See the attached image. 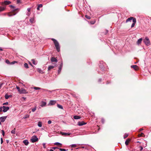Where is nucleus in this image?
Segmentation results:
<instances>
[{
  "mask_svg": "<svg viewBox=\"0 0 151 151\" xmlns=\"http://www.w3.org/2000/svg\"><path fill=\"white\" fill-rule=\"evenodd\" d=\"M9 7L12 9L13 11L12 12L9 13L7 14L8 16L10 17L12 16L16 15L18 12V11H17V10L19 9H15L14 6L12 5H9Z\"/></svg>",
  "mask_w": 151,
  "mask_h": 151,
  "instance_id": "f257e3e1",
  "label": "nucleus"
},
{
  "mask_svg": "<svg viewBox=\"0 0 151 151\" xmlns=\"http://www.w3.org/2000/svg\"><path fill=\"white\" fill-rule=\"evenodd\" d=\"M51 40L53 42L56 49L58 52L60 51V46L58 42L54 39L52 38Z\"/></svg>",
  "mask_w": 151,
  "mask_h": 151,
  "instance_id": "f03ea898",
  "label": "nucleus"
},
{
  "mask_svg": "<svg viewBox=\"0 0 151 151\" xmlns=\"http://www.w3.org/2000/svg\"><path fill=\"white\" fill-rule=\"evenodd\" d=\"M99 67L101 70L102 72H104L105 70V68L106 67V65L105 63L103 61L100 62L99 64Z\"/></svg>",
  "mask_w": 151,
  "mask_h": 151,
  "instance_id": "7ed1b4c3",
  "label": "nucleus"
},
{
  "mask_svg": "<svg viewBox=\"0 0 151 151\" xmlns=\"http://www.w3.org/2000/svg\"><path fill=\"white\" fill-rule=\"evenodd\" d=\"M143 42L145 45L147 46H148L150 45V41L147 37H146L143 40Z\"/></svg>",
  "mask_w": 151,
  "mask_h": 151,
  "instance_id": "20e7f679",
  "label": "nucleus"
},
{
  "mask_svg": "<svg viewBox=\"0 0 151 151\" xmlns=\"http://www.w3.org/2000/svg\"><path fill=\"white\" fill-rule=\"evenodd\" d=\"M38 139L36 135L33 136L31 139V141L32 143H34L38 141Z\"/></svg>",
  "mask_w": 151,
  "mask_h": 151,
  "instance_id": "39448f33",
  "label": "nucleus"
},
{
  "mask_svg": "<svg viewBox=\"0 0 151 151\" xmlns=\"http://www.w3.org/2000/svg\"><path fill=\"white\" fill-rule=\"evenodd\" d=\"M11 2L9 1L5 0L3 2L1 3V4L3 7H6V5H9L11 4Z\"/></svg>",
  "mask_w": 151,
  "mask_h": 151,
  "instance_id": "423d86ee",
  "label": "nucleus"
},
{
  "mask_svg": "<svg viewBox=\"0 0 151 151\" xmlns=\"http://www.w3.org/2000/svg\"><path fill=\"white\" fill-rule=\"evenodd\" d=\"M7 118V116H2L0 117V125L1 124V122H3Z\"/></svg>",
  "mask_w": 151,
  "mask_h": 151,
  "instance_id": "0eeeda50",
  "label": "nucleus"
},
{
  "mask_svg": "<svg viewBox=\"0 0 151 151\" xmlns=\"http://www.w3.org/2000/svg\"><path fill=\"white\" fill-rule=\"evenodd\" d=\"M3 108V111L4 112H5L8 111L9 109V107L8 106L6 107L5 106H3L2 107Z\"/></svg>",
  "mask_w": 151,
  "mask_h": 151,
  "instance_id": "6e6552de",
  "label": "nucleus"
},
{
  "mask_svg": "<svg viewBox=\"0 0 151 151\" xmlns=\"http://www.w3.org/2000/svg\"><path fill=\"white\" fill-rule=\"evenodd\" d=\"M19 92L20 94L26 93H27V92L26 91V90L22 88L20 89V90Z\"/></svg>",
  "mask_w": 151,
  "mask_h": 151,
  "instance_id": "1a4fd4ad",
  "label": "nucleus"
},
{
  "mask_svg": "<svg viewBox=\"0 0 151 151\" xmlns=\"http://www.w3.org/2000/svg\"><path fill=\"white\" fill-rule=\"evenodd\" d=\"M56 103V100H51L50 101L48 105H53Z\"/></svg>",
  "mask_w": 151,
  "mask_h": 151,
  "instance_id": "9d476101",
  "label": "nucleus"
},
{
  "mask_svg": "<svg viewBox=\"0 0 151 151\" xmlns=\"http://www.w3.org/2000/svg\"><path fill=\"white\" fill-rule=\"evenodd\" d=\"M60 134L62 135L65 136H69L70 135V133H65L62 132H60Z\"/></svg>",
  "mask_w": 151,
  "mask_h": 151,
  "instance_id": "9b49d317",
  "label": "nucleus"
},
{
  "mask_svg": "<svg viewBox=\"0 0 151 151\" xmlns=\"http://www.w3.org/2000/svg\"><path fill=\"white\" fill-rule=\"evenodd\" d=\"M63 67V63H60V65L59 67V69L58 70V74H59L60 73L61 71V70L62 68Z\"/></svg>",
  "mask_w": 151,
  "mask_h": 151,
  "instance_id": "f8f14e48",
  "label": "nucleus"
},
{
  "mask_svg": "<svg viewBox=\"0 0 151 151\" xmlns=\"http://www.w3.org/2000/svg\"><path fill=\"white\" fill-rule=\"evenodd\" d=\"M135 19V18L132 17H131L129 18L126 20V22H131L132 20L133 21V19Z\"/></svg>",
  "mask_w": 151,
  "mask_h": 151,
  "instance_id": "ddd939ff",
  "label": "nucleus"
},
{
  "mask_svg": "<svg viewBox=\"0 0 151 151\" xmlns=\"http://www.w3.org/2000/svg\"><path fill=\"white\" fill-rule=\"evenodd\" d=\"M136 19H133V23L131 25V27L132 28L134 27L135 25V24L136 23Z\"/></svg>",
  "mask_w": 151,
  "mask_h": 151,
  "instance_id": "4468645a",
  "label": "nucleus"
},
{
  "mask_svg": "<svg viewBox=\"0 0 151 151\" xmlns=\"http://www.w3.org/2000/svg\"><path fill=\"white\" fill-rule=\"evenodd\" d=\"M86 124L83 122H79L78 123V125L80 126H82Z\"/></svg>",
  "mask_w": 151,
  "mask_h": 151,
  "instance_id": "2eb2a0df",
  "label": "nucleus"
},
{
  "mask_svg": "<svg viewBox=\"0 0 151 151\" xmlns=\"http://www.w3.org/2000/svg\"><path fill=\"white\" fill-rule=\"evenodd\" d=\"M46 105V103L45 102L42 101L41 103V106L42 107H43L45 106Z\"/></svg>",
  "mask_w": 151,
  "mask_h": 151,
  "instance_id": "dca6fc26",
  "label": "nucleus"
},
{
  "mask_svg": "<svg viewBox=\"0 0 151 151\" xmlns=\"http://www.w3.org/2000/svg\"><path fill=\"white\" fill-rule=\"evenodd\" d=\"M51 61L52 62H57V60L55 58L52 57L51 59Z\"/></svg>",
  "mask_w": 151,
  "mask_h": 151,
  "instance_id": "f3484780",
  "label": "nucleus"
},
{
  "mask_svg": "<svg viewBox=\"0 0 151 151\" xmlns=\"http://www.w3.org/2000/svg\"><path fill=\"white\" fill-rule=\"evenodd\" d=\"M23 143L25 145H28L29 142L26 139L24 140L23 141Z\"/></svg>",
  "mask_w": 151,
  "mask_h": 151,
  "instance_id": "a211bd4d",
  "label": "nucleus"
},
{
  "mask_svg": "<svg viewBox=\"0 0 151 151\" xmlns=\"http://www.w3.org/2000/svg\"><path fill=\"white\" fill-rule=\"evenodd\" d=\"M6 7H1L0 6V12L5 10Z\"/></svg>",
  "mask_w": 151,
  "mask_h": 151,
  "instance_id": "6ab92c4d",
  "label": "nucleus"
},
{
  "mask_svg": "<svg viewBox=\"0 0 151 151\" xmlns=\"http://www.w3.org/2000/svg\"><path fill=\"white\" fill-rule=\"evenodd\" d=\"M130 140L129 139H128L125 141V144L126 145H128L129 144V142L130 141Z\"/></svg>",
  "mask_w": 151,
  "mask_h": 151,
  "instance_id": "aec40b11",
  "label": "nucleus"
},
{
  "mask_svg": "<svg viewBox=\"0 0 151 151\" xmlns=\"http://www.w3.org/2000/svg\"><path fill=\"white\" fill-rule=\"evenodd\" d=\"M73 118L75 119H79L81 118V117L78 116H73Z\"/></svg>",
  "mask_w": 151,
  "mask_h": 151,
  "instance_id": "412c9836",
  "label": "nucleus"
},
{
  "mask_svg": "<svg viewBox=\"0 0 151 151\" xmlns=\"http://www.w3.org/2000/svg\"><path fill=\"white\" fill-rule=\"evenodd\" d=\"M142 38H140L139 39L137 42V43L138 45H139L141 42L142 41Z\"/></svg>",
  "mask_w": 151,
  "mask_h": 151,
  "instance_id": "4be33fe9",
  "label": "nucleus"
},
{
  "mask_svg": "<svg viewBox=\"0 0 151 151\" xmlns=\"http://www.w3.org/2000/svg\"><path fill=\"white\" fill-rule=\"evenodd\" d=\"M54 68V67L53 66L50 65L49 66L48 68V70H50L51 69L53 68Z\"/></svg>",
  "mask_w": 151,
  "mask_h": 151,
  "instance_id": "5701e85b",
  "label": "nucleus"
},
{
  "mask_svg": "<svg viewBox=\"0 0 151 151\" xmlns=\"http://www.w3.org/2000/svg\"><path fill=\"white\" fill-rule=\"evenodd\" d=\"M70 147L71 148L76 147H77V145L76 144H72L70 145Z\"/></svg>",
  "mask_w": 151,
  "mask_h": 151,
  "instance_id": "b1692460",
  "label": "nucleus"
},
{
  "mask_svg": "<svg viewBox=\"0 0 151 151\" xmlns=\"http://www.w3.org/2000/svg\"><path fill=\"white\" fill-rule=\"evenodd\" d=\"M38 126L39 127H42V123L41 122H38Z\"/></svg>",
  "mask_w": 151,
  "mask_h": 151,
  "instance_id": "393cba45",
  "label": "nucleus"
},
{
  "mask_svg": "<svg viewBox=\"0 0 151 151\" xmlns=\"http://www.w3.org/2000/svg\"><path fill=\"white\" fill-rule=\"evenodd\" d=\"M57 106V107L58 108L60 109H63V107L62 105H60L59 104H58Z\"/></svg>",
  "mask_w": 151,
  "mask_h": 151,
  "instance_id": "a878e982",
  "label": "nucleus"
},
{
  "mask_svg": "<svg viewBox=\"0 0 151 151\" xmlns=\"http://www.w3.org/2000/svg\"><path fill=\"white\" fill-rule=\"evenodd\" d=\"M29 21L32 23H34V22L35 21V20H34V18H32L30 19Z\"/></svg>",
  "mask_w": 151,
  "mask_h": 151,
  "instance_id": "bb28decb",
  "label": "nucleus"
},
{
  "mask_svg": "<svg viewBox=\"0 0 151 151\" xmlns=\"http://www.w3.org/2000/svg\"><path fill=\"white\" fill-rule=\"evenodd\" d=\"M32 63L34 65H36L37 64V63L35 61V60L34 59H33L32 60Z\"/></svg>",
  "mask_w": 151,
  "mask_h": 151,
  "instance_id": "cd10ccee",
  "label": "nucleus"
},
{
  "mask_svg": "<svg viewBox=\"0 0 151 151\" xmlns=\"http://www.w3.org/2000/svg\"><path fill=\"white\" fill-rule=\"evenodd\" d=\"M16 129L15 128L14 129L11 131V133L13 134H15V133Z\"/></svg>",
  "mask_w": 151,
  "mask_h": 151,
  "instance_id": "c85d7f7f",
  "label": "nucleus"
},
{
  "mask_svg": "<svg viewBox=\"0 0 151 151\" xmlns=\"http://www.w3.org/2000/svg\"><path fill=\"white\" fill-rule=\"evenodd\" d=\"M33 88L34 89L36 90H40L41 89V88H40L36 87H33Z\"/></svg>",
  "mask_w": 151,
  "mask_h": 151,
  "instance_id": "c756f323",
  "label": "nucleus"
},
{
  "mask_svg": "<svg viewBox=\"0 0 151 151\" xmlns=\"http://www.w3.org/2000/svg\"><path fill=\"white\" fill-rule=\"evenodd\" d=\"M24 66L26 68H29L28 65L27 63H25L24 64Z\"/></svg>",
  "mask_w": 151,
  "mask_h": 151,
  "instance_id": "7c9ffc66",
  "label": "nucleus"
},
{
  "mask_svg": "<svg viewBox=\"0 0 151 151\" xmlns=\"http://www.w3.org/2000/svg\"><path fill=\"white\" fill-rule=\"evenodd\" d=\"M139 137H144L145 136V134L143 133H141V134H139Z\"/></svg>",
  "mask_w": 151,
  "mask_h": 151,
  "instance_id": "2f4dec72",
  "label": "nucleus"
},
{
  "mask_svg": "<svg viewBox=\"0 0 151 151\" xmlns=\"http://www.w3.org/2000/svg\"><path fill=\"white\" fill-rule=\"evenodd\" d=\"M128 136V134L127 133L125 134L124 136V138H126Z\"/></svg>",
  "mask_w": 151,
  "mask_h": 151,
  "instance_id": "473e14b6",
  "label": "nucleus"
},
{
  "mask_svg": "<svg viewBox=\"0 0 151 151\" xmlns=\"http://www.w3.org/2000/svg\"><path fill=\"white\" fill-rule=\"evenodd\" d=\"M5 99H8L9 98V95H8V94L7 93L5 95Z\"/></svg>",
  "mask_w": 151,
  "mask_h": 151,
  "instance_id": "72a5a7b5",
  "label": "nucleus"
},
{
  "mask_svg": "<svg viewBox=\"0 0 151 151\" xmlns=\"http://www.w3.org/2000/svg\"><path fill=\"white\" fill-rule=\"evenodd\" d=\"M96 21L95 20L90 21V23L91 24H93L95 23Z\"/></svg>",
  "mask_w": 151,
  "mask_h": 151,
  "instance_id": "f704fd0d",
  "label": "nucleus"
},
{
  "mask_svg": "<svg viewBox=\"0 0 151 151\" xmlns=\"http://www.w3.org/2000/svg\"><path fill=\"white\" fill-rule=\"evenodd\" d=\"M137 67L136 65H132L131 66V67L132 68H134V69H136V68Z\"/></svg>",
  "mask_w": 151,
  "mask_h": 151,
  "instance_id": "c9c22d12",
  "label": "nucleus"
},
{
  "mask_svg": "<svg viewBox=\"0 0 151 151\" xmlns=\"http://www.w3.org/2000/svg\"><path fill=\"white\" fill-rule=\"evenodd\" d=\"M36 109V107L35 106L34 108H33L32 109V112H34L35 111Z\"/></svg>",
  "mask_w": 151,
  "mask_h": 151,
  "instance_id": "e433bc0d",
  "label": "nucleus"
},
{
  "mask_svg": "<svg viewBox=\"0 0 151 151\" xmlns=\"http://www.w3.org/2000/svg\"><path fill=\"white\" fill-rule=\"evenodd\" d=\"M5 62L8 64H10V63L8 60H6Z\"/></svg>",
  "mask_w": 151,
  "mask_h": 151,
  "instance_id": "4c0bfd02",
  "label": "nucleus"
},
{
  "mask_svg": "<svg viewBox=\"0 0 151 151\" xmlns=\"http://www.w3.org/2000/svg\"><path fill=\"white\" fill-rule=\"evenodd\" d=\"M59 149L60 151H66L68 150H65L64 149H63V148H59Z\"/></svg>",
  "mask_w": 151,
  "mask_h": 151,
  "instance_id": "58836bf2",
  "label": "nucleus"
},
{
  "mask_svg": "<svg viewBox=\"0 0 151 151\" xmlns=\"http://www.w3.org/2000/svg\"><path fill=\"white\" fill-rule=\"evenodd\" d=\"M54 144L55 145H62L59 142H56L55 143H54Z\"/></svg>",
  "mask_w": 151,
  "mask_h": 151,
  "instance_id": "ea45409f",
  "label": "nucleus"
},
{
  "mask_svg": "<svg viewBox=\"0 0 151 151\" xmlns=\"http://www.w3.org/2000/svg\"><path fill=\"white\" fill-rule=\"evenodd\" d=\"M37 71L39 72L40 73H41L42 71L40 68H38L37 69Z\"/></svg>",
  "mask_w": 151,
  "mask_h": 151,
  "instance_id": "a19ab883",
  "label": "nucleus"
},
{
  "mask_svg": "<svg viewBox=\"0 0 151 151\" xmlns=\"http://www.w3.org/2000/svg\"><path fill=\"white\" fill-rule=\"evenodd\" d=\"M17 62L16 61H13L11 63H10V64L13 65L14 64L16 63H17Z\"/></svg>",
  "mask_w": 151,
  "mask_h": 151,
  "instance_id": "79ce46f5",
  "label": "nucleus"
},
{
  "mask_svg": "<svg viewBox=\"0 0 151 151\" xmlns=\"http://www.w3.org/2000/svg\"><path fill=\"white\" fill-rule=\"evenodd\" d=\"M85 17L86 18L88 19H91V17L87 15H86Z\"/></svg>",
  "mask_w": 151,
  "mask_h": 151,
  "instance_id": "37998d69",
  "label": "nucleus"
},
{
  "mask_svg": "<svg viewBox=\"0 0 151 151\" xmlns=\"http://www.w3.org/2000/svg\"><path fill=\"white\" fill-rule=\"evenodd\" d=\"M29 115L28 114H27L25 116H24V118L25 119H27V118H29Z\"/></svg>",
  "mask_w": 151,
  "mask_h": 151,
  "instance_id": "c03bdc74",
  "label": "nucleus"
},
{
  "mask_svg": "<svg viewBox=\"0 0 151 151\" xmlns=\"http://www.w3.org/2000/svg\"><path fill=\"white\" fill-rule=\"evenodd\" d=\"M1 132H2V135H3V136H4V135H5V132L4 131V130H1Z\"/></svg>",
  "mask_w": 151,
  "mask_h": 151,
  "instance_id": "a18cd8bd",
  "label": "nucleus"
},
{
  "mask_svg": "<svg viewBox=\"0 0 151 151\" xmlns=\"http://www.w3.org/2000/svg\"><path fill=\"white\" fill-rule=\"evenodd\" d=\"M139 148H140V150L141 151L143 149V147L142 146H140L139 147Z\"/></svg>",
  "mask_w": 151,
  "mask_h": 151,
  "instance_id": "49530a36",
  "label": "nucleus"
},
{
  "mask_svg": "<svg viewBox=\"0 0 151 151\" xmlns=\"http://www.w3.org/2000/svg\"><path fill=\"white\" fill-rule=\"evenodd\" d=\"M31 8H29L27 9V11L29 12H30L31 10Z\"/></svg>",
  "mask_w": 151,
  "mask_h": 151,
  "instance_id": "de8ad7c7",
  "label": "nucleus"
},
{
  "mask_svg": "<svg viewBox=\"0 0 151 151\" xmlns=\"http://www.w3.org/2000/svg\"><path fill=\"white\" fill-rule=\"evenodd\" d=\"M42 145H43V147L44 148H45V149L46 148V147L45 146V143H43Z\"/></svg>",
  "mask_w": 151,
  "mask_h": 151,
  "instance_id": "09e8293b",
  "label": "nucleus"
},
{
  "mask_svg": "<svg viewBox=\"0 0 151 151\" xmlns=\"http://www.w3.org/2000/svg\"><path fill=\"white\" fill-rule=\"evenodd\" d=\"M38 6L39 8H41L42 7V4H39L38 5Z\"/></svg>",
  "mask_w": 151,
  "mask_h": 151,
  "instance_id": "8fccbe9b",
  "label": "nucleus"
},
{
  "mask_svg": "<svg viewBox=\"0 0 151 151\" xmlns=\"http://www.w3.org/2000/svg\"><path fill=\"white\" fill-rule=\"evenodd\" d=\"M26 14L28 16H29L30 15V12H27L26 13Z\"/></svg>",
  "mask_w": 151,
  "mask_h": 151,
  "instance_id": "3c124183",
  "label": "nucleus"
},
{
  "mask_svg": "<svg viewBox=\"0 0 151 151\" xmlns=\"http://www.w3.org/2000/svg\"><path fill=\"white\" fill-rule=\"evenodd\" d=\"M16 88H17V89L18 90V91L19 92V91L20 90V88L19 87V86H17Z\"/></svg>",
  "mask_w": 151,
  "mask_h": 151,
  "instance_id": "603ef678",
  "label": "nucleus"
},
{
  "mask_svg": "<svg viewBox=\"0 0 151 151\" xmlns=\"http://www.w3.org/2000/svg\"><path fill=\"white\" fill-rule=\"evenodd\" d=\"M43 91H49V92H52L51 91H49V90H48L46 89H43Z\"/></svg>",
  "mask_w": 151,
  "mask_h": 151,
  "instance_id": "864d4df0",
  "label": "nucleus"
},
{
  "mask_svg": "<svg viewBox=\"0 0 151 151\" xmlns=\"http://www.w3.org/2000/svg\"><path fill=\"white\" fill-rule=\"evenodd\" d=\"M8 104V102H6L5 103H4L3 104V105H6Z\"/></svg>",
  "mask_w": 151,
  "mask_h": 151,
  "instance_id": "5fc2aeb1",
  "label": "nucleus"
},
{
  "mask_svg": "<svg viewBox=\"0 0 151 151\" xmlns=\"http://www.w3.org/2000/svg\"><path fill=\"white\" fill-rule=\"evenodd\" d=\"M1 144H2L3 143V141L2 138H1Z\"/></svg>",
  "mask_w": 151,
  "mask_h": 151,
  "instance_id": "6e6d98bb",
  "label": "nucleus"
},
{
  "mask_svg": "<svg viewBox=\"0 0 151 151\" xmlns=\"http://www.w3.org/2000/svg\"><path fill=\"white\" fill-rule=\"evenodd\" d=\"M2 109V107L1 106L0 107V112H1L2 111H3Z\"/></svg>",
  "mask_w": 151,
  "mask_h": 151,
  "instance_id": "4d7b16f0",
  "label": "nucleus"
},
{
  "mask_svg": "<svg viewBox=\"0 0 151 151\" xmlns=\"http://www.w3.org/2000/svg\"><path fill=\"white\" fill-rule=\"evenodd\" d=\"M52 123V122L51 120H49L48 122V124H51Z\"/></svg>",
  "mask_w": 151,
  "mask_h": 151,
  "instance_id": "13d9d810",
  "label": "nucleus"
},
{
  "mask_svg": "<svg viewBox=\"0 0 151 151\" xmlns=\"http://www.w3.org/2000/svg\"><path fill=\"white\" fill-rule=\"evenodd\" d=\"M20 3V0H17V3L19 4Z\"/></svg>",
  "mask_w": 151,
  "mask_h": 151,
  "instance_id": "bf43d9fd",
  "label": "nucleus"
},
{
  "mask_svg": "<svg viewBox=\"0 0 151 151\" xmlns=\"http://www.w3.org/2000/svg\"><path fill=\"white\" fill-rule=\"evenodd\" d=\"M3 84V83H0V88L2 86V85Z\"/></svg>",
  "mask_w": 151,
  "mask_h": 151,
  "instance_id": "052dcab7",
  "label": "nucleus"
},
{
  "mask_svg": "<svg viewBox=\"0 0 151 151\" xmlns=\"http://www.w3.org/2000/svg\"><path fill=\"white\" fill-rule=\"evenodd\" d=\"M145 146H143L144 147H145L147 146V142L146 141H145Z\"/></svg>",
  "mask_w": 151,
  "mask_h": 151,
  "instance_id": "680f3d73",
  "label": "nucleus"
},
{
  "mask_svg": "<svg viewBox=\"0 0 151 151\" xmlns=\"http://www.w3.org/2000/svg\"><path fill=\"white\" fill-rule=\"evenodd\" d=\"M143 130V129L141 128L139 129V132H141Z\"/></svg>",
  "mask_w": 151,
  "mask_h": 151,
  "instance_id": "e2e57ef3",
  "label": "nucleus"
},
{
  "mask_svg": "<svg viewBox=\"0 0 151 151\" xmlns=\"http://www.w3.org/2000/svg\"><path fill=\"white\" fill-rule=\"evenodd\" d=\"M101 79L100 78V79H99L98 80V82H101Z\"/></svg>",
  "mask_w": 151,
  "mask_h": 151,
  "instance_id": "0e129e2a",
  "label": "nucleus"
},
{
  "mask_svg": "<svg viewBox=\"0 0 151 151\" xmlns=\"http://www.w3.org/2000/svg\"><path fill=\"white\" fill-rule=\"evenodd\" d=\"M104 119H101V121H102V122L103 123H104Z\"/></svg>",
  "mask_w": 151,
  "mask_h": 151,
  "instance_id": "69168bd1",
  "label": "nucleus"
},
{
  "mask_svg": "<svg viewBox=\"0 0 151 151\" xmlns=\"http://www.w3.org/2000/svg\"><path fill=\"white\" fill-rule=\"evenodd\" d=\"M40 8L38 6L37 7V10H40Z\"/></svg>",
  "mask_w": 151,
  "mask_h": 151,
  "instance_id": "338daca9",
  "label": "nucleus"
},
{
  "mask_svg": "<svg viewBox=\"0 0 151 151\" xmlns=\"http://www.w3.org/2000/svg\"><path fill=\"white\" fill-rule=\"evenodd\" d=\"M22 98L24 100H25L26 99V98L25 97H22Z\"/></svg>",
  "mask_w": 151,
  "mask_h": 151,
  "instance_id": "774afa93",
  "label": "nucleus"
}]
</instances>
